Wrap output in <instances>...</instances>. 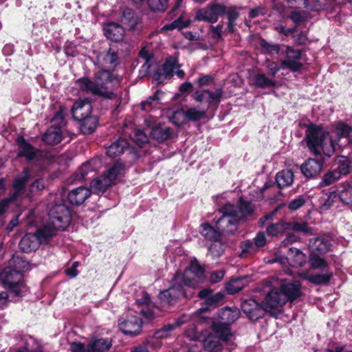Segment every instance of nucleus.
<instances>
[{
    "instance_id": "obj_51",
    "label": "nucleus",
    "mask_w": 352,
    "mask_h": 352,
    "mask_svg": "<svg viewBox=\"0 0 352 352\" xmlns=\"http://www.w3.org/2000/svg\"><path fill=\"white\" fill-rule=\"evenodd\" d=\"M254 243L250 240L243 241L240 245L241 254H254L257 252L258 249L254 246Z\"/></svg>"
},
{
    "instance_id": "obj_47",
    "label": "nucleus",
    "mask_w": 352,
    "mask_h": 352,
    "mask_svg": "<svg viewBox=\"0 0 352 352\" xmlns=\"http://www.w3.org/2000/svg\"><path fill=\"white\" fill-rule=\"evenodd\" d=\"M177 66V61L175 58H168L166 62L164 63L162 71L163 74L166 76H168L173 74L174 72L175 69Z\"/></svg>"
},
{
    "instance_id": "obj_35",
    "label": "nucleus",
    "mask_w": 352,
    "mask_h": 352,
    "mask_svg": "<svg viewBox=\"0 0 352 352\" xmlns=\"http://www.w3.org/2000/svg\"><path fill=\"white\" fill-rule=\"evenodd\" d=\"M250 82L255 86L262 89L274 87L276 84L275 80L269 78L264 74L253 75L250 78Z\"/></svg>"
},
{
    "instance_id": "obj_56",
    "label": "nucleus",
    "mask_w": 352,
    "mask_h": 352,
    "mask_svg": "<svg viewBox=\"0 0 352 352\" xmlns=\"http://www.w3.org/2000/svg\"><path fill=\"white\" fill-rule=\"evenodd\" d=\"M265 67L267 69L270 75L272 77H274L277 72L282 69L281 64L279 65L277 62H273L269 60H266Z\"/></svg>"
},
{
    "instance_id": "obj_37",
    "label": "nucleus",
    "mask_w": 352,
    "mask_h": 352,
    "mask_svg": "<svg viewBox=\"0 0 352 352\" xmlns=\"http://www.w3.org/2000/svg\"><path fill=\"white\" fill-rule=\"evenodd\" d=\"M203 346L206 352H220L222 349L219 338L209 336L203 340Z\"/></svg>"
},
{
    "instance_id": "obj_57",
    "label": "nucleus",
    "mask_w": 352,
    "mask_h": 352,
    "mask_svg": "<svg viewBox=\"0 0 352 352\" xmlns=\"http://www.w3.org/2000/svg\"><path fill=\"white\" fill-rule=\"evenodd\" d=\"M253 241L255 244L254 246H256L257 249L264 247L267 243V238L265 232H258L253 239Z\"/></svg>"
},
{
    "instance_id": "obj_16",
    "label": "nucleus",
    "mask_w": 352,
    "mask_h": 352,
    "mask_svg": "<svg viewBox=\"0 0 352 352\" xmlns=\"http://www.w3.org/2000/svg\"><path fill=\"white\" fill-rule=\"evenodd\" d=\"M241 309L252 320H257L263 316V307H261L252 299L243 302L241 304Z\"/></svg>"
},
{
    "instance_id": "obj_45",
    "label": "nucleus",
    "mask_w": 352,
    "mask_h": 352,
    "mask_svg": "<svg viewBox=\"0 0 352 352\" xmlns=\"http://www.w3.org/2000/svg\"><path fill=\"white\" fill-rule=\"evenodd\" d=\"M239 219H241L243 217L250 215L253 212V206L250 202L243 201L240 199L239 207H236Z\"/></svg>"
},
{
    "instance_id": "obj_62",
    "label": "nucleus",
    "mask_w": 352,
    "mask_h": 352,
    "mask_svg": "<svg viewBox=\"0 0 352 352\" xmlns=\"http://www.w3.org/2000/svg\"><path fill=\"white\" fill-rule=\"evenodd\" d=\"M72 352H88V346L86 347L80 342H74L70 345Z\"/></svg>"
},
{
    "instance_id": "obj_14",
    "label": "nucleus",
    "mask_w": 352,
    "mask_h": 352,
    "mask_svg": "<svg viewBox=\"0 0 352 352\" xmlns=\"http://www.w3.org/2000/svg\"><path fill=\"white\" fill-rule=\"evenodd\" d=\"M28 178L29 170L28 169L26 168L23 170L22 176L15 179L13 184V187L14 189V192L13 195L10 199L3 200L0 202V215L6 211L8 207V204L10 201L16 200L18 197L23 193L24 186L25 182L28 181Z\"/></svg>"
},
{
    "instance_id": "obj_32",
    "label": "nucleus",
    "mask_w": 352,
    "mask_h": 352,
    "mask_svg": "<svg viewBox=\"0 0 352 352\" xmlns=\"http://www.w3.org/2000/svg\"><path fill=\"white\" fill-rule=\"evenodd\" d=\"M294 177V173L292 170H283L276 174V182L280 188H283L293 184Z\"/></svg>"
},
{
    "instance_id": "obj_26",
    "label": "nucleus",
    "mask_w": 352,
    "mask_h": 352,
    "mask_svg": "<svg viewBox=\"0 0 352 352\" xmlns=\"http://www.w3.org/2000/svg\"><path fill=\"white\" fill-rule=\"evenodd\" d=\"M62 140V133L60 127L50 126L43 135V141L50 145L57 144Z\"/></svg>"
},
{
    "instance_id": "obj_50",
    "label": "nucleus",
    "mask_w": 352,
    "mask_h": 352,
    "mask_svg": "<svg viewBox=\"0 0 352 352\" xmlns=\"http://www.w3.org/2000/svg\"><path fill=\"white\" fill-rule=\"evenodd\" d=\"M290 18L296 24V26H298L306 20L307 18V12L306 11L295 10L291 12Z\"/></svg>"
},
{
    "instance_id": "obj_46",
    "label": "nucleus",
    "mask_w": 352,
    "mask_h": 352,
    "mask_svg": "<svg viewBox=\"0 0 352 352\" xmlns=\"http://www.w3.org/2000/svg\"><path fill=\"white\" fill-rule=\"evenodd\" d=\"M159 104V98L157 93L148 97L146 100L141 102V108L143 111H149L153 107H155Z\"/></svg>"
},
{
    "instance_id": "obj_11",
    "label": "nucleus",
    "mask_w": 352,
    "mask_h": 352,
    "mask_svg": "<svg viewBox=\"0 0 352 352\" xmlns=\"http://www.w3.org/2000/svg\"><path fill=\"white\" fill-rule=\"evenodd\" d=\"M287 301L280 289L274 288L266 295L262 306L266 311L272 312L285 305Z\"/></svg>"
},
{
    "instance_id": "obj_55",
    "label": "nucleus",
    "mask_w": 352,
    "mask_h": 352,
    "mask_svg": "<svg viewBox=\"0 0 352 352\" xmlns=\"http://www.w3.org/2000/svg\"><path fill=\"white\" fill-rule=\"evenodd\" d=\"M223 298L224 295L221 292H218L214 295L210 294V296L205 300L206 304L211 307L215 306L219 303Z\"/></svg>"
},
{
    "instance_id": "obj_10",
    "label": "nucleus",
    "mask_w": 352,
    "mask_h": 352,
    "mask_svg": "<svg viewBox=\"0 0 352 352\" xmlns=\"http://www.w3.org/2000/svg\"><path fill=\"white\" fill-rule=\"evenodd\" d=\"M226 11V6L214 3L205 8L199 10L196 14V19L199 21L214 23L218 21L219 16L225 14Z\"/></svg>"
},
{
    "instance_id": "obj_2",
    "label": "nucleus",
    "mask_w": 352,
    "mask_h": 352,
    "mask_svg": "<svg viewBox=\"0 0 352 352\" xmlns=\"http://www.w3.org/2000/svg\"><path fill=\"white\" fill-rule=\"evenodd\" d=\"M204 269L195 259L190 262L182 274L177 273L171 281V285L167 289L160 292L158 298L164 305H172L177 300L183 296L190 298L191 294H188L184 285L192 288L199 287L203 282Z\"/></svg>"
},
{
    "instance_id": "obj_52",
    "label": "nucleus",
    "mask_w": 352,
    "mask_h": 352,
    "mask_svg": "<svg viewBox=\"0 0 352 352\" xmlns=\"http://www.w3.org/2000/svg\"><path fill=\"white\" fill-rule=\"evenodd\" d=\"M122 22L131 28L135 27V19L133 17V12L130 9H126L123 12Z\"/></svg>"
},
{
    "instance_id": "obj_54",
    "label": "nucleus",
    "mask_w": 352,
    "mask_h": 352,
    "mask_svg": "<svg viewBox=\"0 0 352 352\" xmlns=\"http://www.w3.org/2000/svg\"><path fill=\"white\" fill-rule=\"evenodd\" d=\"M208 252L213 258L219 257L223 252L222 245L219 243H212L208 249Z\"/></svg>"
},
{
    "instance_id": "obj_28",
    "label": "nucleus",
    "mask_w": 352,
    "mask_h": 352,
    "mask_svg": "<svg viewBox=\"0 0 352 352\" xmlns=\"http://www.w3.org/2000/svg\"><path fill=\"white\" fill-rule=\"evenodd\" d=\"M111 346V342L105 338H94L88 344V352H104Z\"/></svg>"
},
{
    "instance_id": "obj_60",
    "label": "nucleus",
    "mask_w": 352,
    "mask_h": 352,
    "mask_svg": "<svg viewBox=\"0 0 352 352\" xmlns=\"http://www.w3.org/2000/svg\"><path fill=\"white\" fill-rule=\"evenodd\" d=\"M96 160H92L90 162H88L84 164L80 168L79 171L82 178H84L89 173V171H92L94 170L93 165L96 163Z\"/></svg>"
},
{
    "instance_id": "obj_24",
    "label": "nucleus",
    "mask_w": 352,
    "mask_h": 352,
    "mask_svg": "<svg viewBox=\"0 0 352 352\" xmlns=\"http://www.w3.org/2000/svg\"><path fill=\"white\" fill-rule=\"evenodd\" d=\"M309 246L311 254H322L330 250L331 244L328 240L318 237L311 240Z\"/></svg>"
},
{
    "instance_id": "obj_59",
    "label": "nucleus",
    "mask_w": 352,
    "mask_h": 352,
    "mask_svg": "<svg viewBox=\"0 0 352 352\" xmlns=\"http://www.w3.org/2000/svg\"><path fill=\"white\" fill-rule=\"evenodd\" d=\"M261 45L266 52L270 54H278L280 50L278 45L270 44L265 41H262Z\"/></svg>"
},
{
    "instance_id": "obj_31",
    "label": "nucleus",
    "mask_w": 352,
    "mask_h": 352,
    "mask_svg": "<svg viewBox=\"0 0 352 352\" xmlns=\"http://www.w3.org/2000/svg\"><path fill=\"white\" fill-rule=\"evenodd\" d=\"M289 222L280 220L277 223H271L268 226L266 229V232L268 236H277L289 230Z\"/></svg>"
},
{
    "instance_id": "obj_49",
    "label": "nucleus",
    "mask_w": 352,
    "mask_h": 352,
    "mask_svg": "<svg viewBox=\"0 0 352 352\" xmlns=\"http://www.w3.org/2000/svg\"><path fill=\"white\" fill-rule=\"evenodd\" d=\"M35 340L32 336H26L25 338V346H20L16 352H43L40 349H32V344Z\"/></svg>"
},
{
    "instance_id": "obj_18",
    "label": "nucleus",
    "mask_w": 352,
    "mask_h": 352,
    "mask_svg": "<svg viewBox=\"0 0 352 352\" xmlns=\"http://www.w3.org/2000/svg\"><path fill=\"white\" fill-rule=\"evenodd\" d=\"M91 109V102L88 99L78 100L74 103L72 108L73 117L76 120H82L90 116Z\"/></svg>"
},
{
    "instance_id": "obj_53",
    "label": "nucleus",
    "mask_w": 352,
    "mask_h": 352,
    "mask_svg": "<svg viewBox=\"0 0 352 352\" xmlns=\"http://www.w3.org/2000/svg\"><path fill=\"white\" fill-rule=\"evenodd\" d=\"M305 203V199L302 196H298L288 204L287 208L292 211L297 210Z\"/></svg>"
},
{
    "instance_id": "obj_63",
    "label": "nucleus",
    "mask_w": 352,
    "mask_h": 352,
    "mask_svg": "<svg viewBox=\"0 0 352 352\" xmlns=\"http://www.w3.org/2000/svg\"><path fill=\"white\" fill-rule=\"evenodd\" d=\"M337 197V193L333 191L329 193L326 201L322 205V208L323 210L329 209L333 204L334 199Z\"/></svg>"
},
{
    "instance_id": "obj_8",
    "label": "nucleus",
    "mask_w": 352,
    "mask_h": 352,
    "mask_svg": "<svg viewBox=\"0 0 352 352\" xmlns=\"http://www.w3.org/2000/svg\"><path fill=\"white\" fill-rule=\"evenodd\" d=\"M221 217L217 220L216 227L222 234H233L241 220L235 206L226 204L220 208Z\"/></svg>"
},
{
    "instance_id": "obj_48",
    "label": "nucleus",
    "mask_w": 352,
    "mask_h": 352,
    "mask_svg": "<svg viewBox=\"0 0 352 352\" xmlns=\"http://www.w3.org/2000/svg\"><path fill=\"white\" fill-rule=\"evenodd\" d=\"M188 23H189L188 22L182 21L181 19H177L175 21H174L173 23L164 25L160 29L159 32L161 33L164 31H170V30H175L176 28L182 29L184 28L187 27Z\"/></svg>"
},
{
    "instance_id": "obj_39",
    "label": "nucleus",
    "mask_w": 352,
    "mask_h": 352,
    "mask_svg": "<svg viewBox=\"0 0 352 352\" xmlns=\"http://www.w3.org/2000/svg\"><path fill=\"white\" fill-rule=\"evenodd\" d=\"M332 272L327 271L323 274H318L309 276H305L304 278L307 279L310 283H312L316 285H321L328 283L331 278H332Z\"/></svg>"
},
{
    "instance_id": "obj_13",
    "label": "nucleus",
    "mask_w": 352,
    "mask_h": 352,
    "mask_svg": "<svg viewBox=\"0 0 352 352\" xmlns=\"http://www.w3.org/2000/svg\"><path fill=\"white\" fill-rule=\"evenodd\" d=\"M280 289L287 302H294L302 294V285L298 280H281Z\"/></svg>"
},
{
    "instance_id": "obj_43",
    "label": "nucleus",
    "mask_w": 352,
    "mask_h": 352,
    "mask_svg": "<svg viewBox=\"0 0 352 352\" xmlns=\"http://www.w3.org/2000/svg\"><path fill=\"white\" fill-rule=\"evenodd\" d=\"M309 262L313 269L324 270L329 266L328 263L318 254H311Z\"/></svg>"
},
{
    "instance_id": "obj_21",
    "label": "nucleus",
    "mask_w": 352,
    "mask_h": 352,
    "mask_svg": "<svg viewBox=\"0 0 352 352\" xmlns=\"http://www.w3.org/2000/svg\"><path fill=\"white\" fill-rule=\"evenodd\" d=\"M90 190L85 186H80L73 189L68 194V200L73 205H80L82 204L89 196Z\"/></svg>"
},
{
    "instance_id": "obj_9",
    "label": "nucleus",
    "mask_w": 352,
    "mask_h": 352,
    "mask_svg": "<svg viewBox=\"0 0 352 352\" xmlns=\"http://www.w3.org/2000/svg\"><path fill=\"white\" fill-rule=\"evenodd\" d=\"M47 226L38 228L35 234H27L21 240L19 246L24 252L36 250L39 244L46 243L53 236V231L48 230Z\"/></svg>"
},
{
    "instance_id": "obj_4",
    "label": "nucleus",
    "mask_w": 352,
    "mask_h": 352,
    "mask_svg": "<svg viewBox=\"0 0 352 352\" xmlns=\"http://www.w3.org/2000/svg\"><path fill=\"white\" fill-rule=\"evenodd\" d=\"M240 311L237 308L226 307L219 313V320L213 322L212 331L219 338L228 340L232 336L230 325L238 320Z\"/></svg>"
},
{
    "instance_id": "obj_17",
    "label": "nucleus",
    "mask_w": 352,
    "mask_h": 352,
    "mask_svg": "<svg viewBox=\"0 0 352 352\" xmlns=\"http://www.w3.org/2000/svg\"><path fill=\"white\" fill-rule=\"evenodd\" d=\"M222 96V91L219 89L216 91H210L209 90L197 91L193 95V98L199 102H206L208 103L207 109L212 103L218 104Z\"/></svg>"
},
{
    "instance_id": "obj_12",
    "label": "nucleus",
    "mask_w": 352,
    "mask_h": 352,
    "mask_svg": "<svg viewBox=\"0 0 352 352\" xmlns=\"http://www.w3.org/2000/svg\"><path fill=\"white\" fill-rule=\"evenodd\" d=\"M118 325L123 333L129 336H135L140 333L142 322L135 316H127L119 320Z\"/></svg>"
},
{
    "instance_id": "obj_58",
    "label": "nucleus",
    "mask_w": 352,
    "mask_h": 352,
    "mask_svg": "<svg viewBox=\"0 0 352 352\" xmlns=\"http://www.w3.org/2000/svg\"><path fill=\"white\" fill-rule=\"evenodd\" d=\"M185 335L190 340H197L199 338V333L195 324L189 326L185 331Z\"/></svg>"
},
{
    "instance_id": "obj_19",
    "label": "nucleus",
    "mask_w": 352,
    "mask_h": 352,
    "mask_svg": "<svg viewBox=\"0 0 352 352\" xmlns=\"http://www.w3.org/2000/svg\"><path fill=\"white\" fill-rule=\"evenodd\" d=\"M322 162L310 158L301 166L302 173L307 178L316 177L321 172Z\"/></svg>"
},
{
    "instance_id": "obj_7",
    "label": "nucleus",
    "mask_w": 352,
    "mask_h": 352,
    "mask_svg": "<svg viewBox=\"0 0 352 352\" xmlns=\"http://www.w3.org/2000/svg\"><path fill=\"white\" fill-rule=\"evenodd\" d=\"M0 281L4 287L8 288L15 296H21L28 291L23 280L22 274L10 267H6L0 273Z\"/></svg>"
},
{
    "instance_id": "obj_44",
    "label": "nucleus",
    "mask_w": 352,
    "mask_h": 352,
    "mask_svg": "<svg viewBox=\"0 0 352 352\" xmlns=\"http://www.w3.org/2000/svg\"><path fill=\"white\" fill-rule=\"evenodd\" d=\"M147 4L153 12H164L167 8L168 0H147Z\"/></svg>"
},
{
    "instance_id": "obj_64",
    "label": "nucleus",
    "mask_w": 352,
    "mask_h": 352,
    "mask_svg": "<svg viewBox=\"0 0 352 352\" xmlns=\"http://www.w3.org/2000/svg\"><path fill=\"white\" fill-rule=\"evenodd\" d=\"M44 188V181L43 179H37L30 186V190L31 192H36L42 190Z\"/></svg>"
},
{
    "instance_id": "obj_30",
    "label": "nucleus",
    "mask_w": 352,
    "mask_h": 352,
    "mask_svg": "<svg viewBox=\"0 0 352 352\" xmlns=\"http://www.w3.org/2000/svg\"><path fill=\"white\" fill-rule=\"evenodd\" d=\"M188 320V316H183L178 319L174 324H167L155 331L154 336L156 338L164 339L168 338L175 327H179Z\"/></svg>"
},
{
    "instance_id": "obj_41",
    "label": "nucleus",
    "mask_w": 352,
    "mask_h": 352,
    "mask_svg": "<svg viewBox=\"0 0 352 352\" xmlns=\"http://www.w3.org/2000/svg\"><path fill=\"white\" fill-rule=\"evenodd\" d=\"M305 9L309 11L318 12L325 5V0H302Z\"/></svg>"
},
{
    "instance_id": "obj_27",
    "label": "nucleus",
    "mask_w": 352,
    "mask_h": 352,
    "mask_svg": "<svg viewBox=\"0 0 352 352\" xmlns=\"http://www.w3.org/2000/svg\"><path fill=\"white\" fill-rule=\"evenodd\" d=\"M173 131L170 127L164 126H156L151 129L149 132L150 136L158 142H163L172 136Z\"/></svg>"
},
{
    "instance_id": "obj_15",
    "label": "nucleus",
    "mask_w": 352,
    "mask_h": 352,
    "mask_svg": "<svg viewBox=\"0 0 352 352\" xmlns=\"http://www.w3.org/2000/svg\"><path fill=\"white\" fill-rule=\"evenodd\" d=\"M285 53L286 58L281 61L282 69H289L292 72L299 70L302 67L300 51L294 50L290 47H287Z\"/></svg>"
},
{
    "instance_id": "obj_40",
    "label": "nucleus",
    "mask_w": 352,
    "mask_h": 352,
    "mask_svg": "<svg viewBox=\"0 0 352 352\" xmlns=\"http://www.w3.org/2000/svg\"><path fill=\"white\" fill-rule=\"evenodd\" d=\"M289 225V230H295L309 235L314 234L313 229L305 222L290 221Z\"/></svg>"
},
{
    "instance_id": "obj_5",
    "label": "nucleus",
    "mask_w": 352,
    "mask_h": 352,
    "mask_svg": "<svg viewBox=\"0 0 352 352\" xmlns=\"http://www.w3.org/2000/svg\"><path fill=\"white\" fill-rule=\"evenodd\" d=\"M71 221L69 208L64 204H56L52 207L48 214V221L43 226H47L48 230L53 231V236L57 231L64 230Z\"/></svg>"
},
{
    "instance_id": "obj_22",
    "label": "nucleus",
    "mask_w": 352,
    "mask_h": 352,
    "mask_svg": "<svg viewBox=\"0 0 352 352\" xmlns=\"http://www.w3.org/2000/svg\"><path fill=\"white\" fill-rule=\"evenodd\" d=\"M17 143L19 147V156L25 157L29 161L36 157L38 150L33 147L23 137L18 138Z\"/></svg>"
},
{
    "instance_id": "obj_6",
    "label": "nucleus",
    "mask_w": 352,
    "mask_h": 352,
    "mask_svg": "<svg viewBox=\"0 0 352 352\" xmlns=\"http://www.w3.org/2000/svg\"><path fill=\"white\" fill-rule=\"evenodd\" d=\"M125 172V165L117 161L100 177L94 179L91 183V188L96 193L104 192L116 179L122 176Z\"/></svg>"
},
{
    "instance_id": "obj_1",
    "label": "nucleus",
    "mask_w": 352,
    "mask_h": 352,
    "mask_svg": "<svg viewBox=\"0 0 352 352\" xmlns=\"http://www.w3.org/2000/svg\"><path fill=\"white\" fill-rule=\"evenodd\" d=\"M335 133L338 139L336 144L329 132L319 126L310 124L307 129L306 140L311 153L315 155H320L323 153L324 155L330 157L334 153L336 144L339 147L352 144L351 138L352 126L340 122L336 127Z\"/></svg>"
},
{
    "instance_id": "obj_34",
    "label": "nucleus",
    "mask_w": 352,
    "mask_h": 352,
    "mask_svg": "<svg viewBox=\"0 0 352 352\" xmlns=\"http://www.w3.org/2000/svg\"><path fill=\"white\" fill-rule=\"evenodd\" d=\"M200 233L206 239L213 241H217L221 238V233L219 230L216 228H214L208 223H204L201 225Z\"/></svg>"
},
{
    "instance_id": "obj_38",
    "label": "nucleus",
    "mask_w": 352,
    "mask_h": 352,
    "mask_svg": "<svg viewBox=\"0 0 352 352\" xmlns=\"http://www.w3.org/2000/svg\"><path fill=\"white\" fill-rule=\"evenodd\" d=\"M79 121L81 122L80 130L84 134L93 133L98 124V119L96 116H88Z\"/></svg>"
},
{
    "instance_id": "obj_61",
    "label": "nucleus",
    "mask_w": 352,
    "mask_h": 352,
    "mask_svg": "<svg viewBox=\"0 0 352 352\" xmlns=\"http://www.w3.org/2000/svg\"><path fill=\"white\" fill-rule=\"evenodd\" d=\"M225 14L227 15L228 21L234 22L239 17V13L236 7H230L228 8H226Z\"/></svg>"
},
{
    "instance_id": "obj_42",
    "label": "nucleus",
    "mask_w": 352,
    "mask_h": 352,
    "mask_svg": "<svg viewBox=\"0 0 352 352\" xmlns=\"http://www.w3.org/2000/svg\"><path fill=\"white\" fill-rule=\"evenodd\" d=\"M170 121L177 126L184 124L188 121L186 111L180 109L174 111L170 117Z\"/></svg>"
},
{
    "instance_id": "obj_25",
    "label": "nucleus",
    "mask_w": 352,
    "mask_h": 352,
    "mask_svg": "<svg viewBox=\"0 0 352 352\" xmlns=\"http://www.w3.org/2000/svg\"><path fill=\"white\" fill-rule=\"evenodd\" d=\"M128 149H129V147L127 140L124 138H120L107 148V154L109 157H115L122 154Z\"/></svg>"
},
{
    "instance_id": "obj_29",
    "label": "nucleus",
    "mask_w": 352,
    "mask_h": 352,
    "mask_svg": "<svg viewBox=\"0 0 352 352\" xmlns=\"http://www.w3.org/2000/svg\"><path fill=\"white\" fill-rule=\"evenodd\" d=\"M98 58L104 66L109 68H115L118 64L117 52L111 48L105 54H100Z\"/></svg>"
},
{
    "instance_id": "obj_23",
    "label": "nucleus",
    "mask_w": 352,
    "mask_h": 352,
    "mask_svg": "<svg viewBox=\"0 0 352 352\" xmlns=\"http://www.w3.org/2000/svg\"><path fill=\"white\" fill-rule=\"evenodd\" d=\"M349 167L344 164H341L338 169L326 173L322 179L321 185L329 186L340 178L342 175H346L349 173Z\"/></svg>"
},
{
    "instance_id": "obj_36",
    "label": "nucleus",
    "mask_w": 352,
    "mask_h": 352,
    "mask_svg": "<svg viewBox=\"0 0 352 352\" xmlns=\"http://www.w3.org/2000/svg\"><path fill=\"white\" fill-rule=\"evenodd\" d=\"M207 109H201L199 107H192L186 110L188 121L197 122L206 117Z\"/></svg>"
},
{
    "instance_id": "obj_20",
    "label": "nucleus",
    "mask_w": 352,
    "mask_h": 352,
    "mask_svg": "<svg viewBox=\"0 0 352 352\" xmlns=\"http://www.w3.org/2000/svg\"><path fill=\"white\" fill-rule=\"evenodd\" d=\"M104 33L108 39L118 42L124 38V30L122 25L118 23H109L104 26Z\"/></svg>"
},
{
    "instance_id": "obj_3",
    "label": "nucleus",
    "mask_w": 352,
    "mask_h": 352,
    "mask_svg": "<svg viewBox=\"0 0 352 352\" xmlns=\"http://www.w3.org/2000/svg\"><path fill=\"white\" fill-rule=\"evenodd\" d=\"M76 84L82 91L111 99L116 96L114 89L119 86L120 80L108 71L102 70L96 74L94 82L87 78H81Z\"/></svg>"
},
{
    "instance_id": "obj_33",
    "label": "nucleus",
    "mask_w": 352,
    "mask_h": 352,
    "mask_svg": "<svg viewBox=\"0 0 352 352\" xmlns=\"http://www.w3.org/2000/svg\"><path fill=\"white\" fill-rule=\"evenodd\" d=\"M335 192L342 203L345 204L352 203V186L350 184H342L337 187Z\"/></svg>"
}]
</instances>
